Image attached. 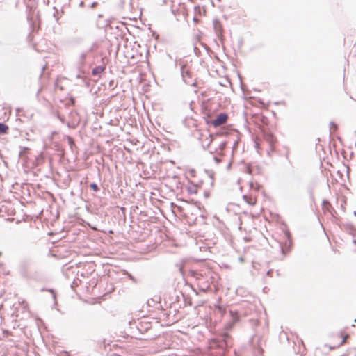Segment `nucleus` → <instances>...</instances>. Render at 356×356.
Returning a JSON list of instances; mask_svg holds the SVG:
<instances>
[{
	"label": "nucleus",
	"instance_id": "48",
	"mask_svg": "<svg viewBox=\"0 0 356 356\" xmlns=\"http://www.w3.org/2000/svg\"><path fill=\"white\" fill-rule=\"evenodd\" d=\"M58 118L63 122L64 123L65 122V118L63 116H60V115H58Z\"/></svg>",
	"mask_w": 356,
	"mask_h": 356
},
{
	"label": "nucleus",
	"instance_id": "42",
	"mask_svg": "<svg viewBox=\"0 0 356 356\" xmlns=\"http://www.w3.org/2000/svg\"><path fill=\"white\" fill-rule=\"evenodd\" d=\"M209 152V153L211 154H213L216 153L218 152V149H217V147H215L213 149L211 148Z\"/></svg>",
	"mask_w": 356,
	"mask_h": 356
},
{
	"label": "nucleus",
	"instance_id": "56",
	"mask_svg": "<svg viewBox=\"0 0 356 356\" xmlns=\"http://www.w3.org/2000/svg\"><path fill=\"white\" fill-rule=\"evenodd\" d=\"M42 88H40L39 90H38L37 92V95H39V93L42 91Z\"/></svg>",
	"mask_w": 356,
	"mask_h": 356
},
{
	"label": "nucleus",
	"instance_id": "37",
	"mask_svg": "<svg viewBox=\"0 0 356 356\" xmlns=\"http://www.w3.org/2000/svg\"><path fill=\"white\" fill-rule=\"evenodd\" d=\"M194 53L197 56H200V54H201V51L200 50L199 48H197L196 46L194 47Z\"/></svg>",
	"mask_w": 356,
	"mask_h": 356
},
{
	"label": "nucleus",
	"instance_id": "13",
	"mask_svg": "<svg viewBox=\"0 0 356 356\" xmlns=\"http://www.w3.org/2000/svg\"><path fill=\"white\" fill-rule=\"evenodd\" d=\"M45 160H46V157L42 152L35 156L34 161L32 163V168H35L41 165L43 163H44Z\"/></svg>",
	"mask_w": 356,
	"mask_h": 356
},
{
	"label": "nucleus",
	"instance_id": "7",
	"mask_svg": "<svg viewBox=\"0 0 356 356\" xmlns=\"http://www.w3.org/2000/svg\"><path fill=\"white\" fill-rule=\"evenodd\" d=\"M181 75L186 84L192 86H195L196 82L193 77L192 72L184 64L181 65Z\"/></svg>",
	"mask_w": 356,
	"mask_h": 356
},
{
	"label": "nucleus",
	"instance_id": "59",
	"mask_svg": "<svg viewBox=\"0 0 356 356\" xmlns=\"http://www.w3.org/2000/svg\"><path fill=\"white\" fill-rule=\"evenodd\" d=\"M196 9L200 10V6H195V10Z\"/></svg>",
	"mask_w": 356,
	"mask_h": 356
},
{
	"label": "nucleus",
	"instance_id": "52",
	"mask_svg": "<svg viewBox=\"0 0 356 356\" xmlns=\"http://www.w3.org/2000/svg\"><path fill=\"white\" fill-rule=\"evenodd\" d=\"M190 173L192 175L193 177H194L195 176V170L194 169H192L190 171Z\"/></svg>",
	"mask_w": 356,
	"mask_h": 356
},
{
	"label": "nucleus",
	"instance_id": "5",
	"mask_svg": "<svg viewBox=\"0 0 356 356\" xmlns=\"http://www.w3.org/2000/svg\"><path fill=\"white\" fill-rule=\"evenodd\" d=\"M88 53L87 51L82 52L79 58L77 61L78 68L80 70V74H77L76 78L81 80V83L84 84V86L87 88H89L90 86V79L85 74L84 71L82 70L86 64V60L87 58Z\"/></svg>",
	"mask_w": 356,
	"mask_h": 356
},
{
	"label": "nucleus",
	"instance_id": "63",
	"mask_svg": "<svg viewBox=\"0 0 356 356\" xmlns=\"http://www.w3.org/2000/svg\"><path fill=\"white\" fill-rule=\"evenodd\" d=\"M353 214H354L355 216H356V211H354Z\"/></svg>",
	"mask_w": 356,
	"mask_h": 356
},
{
	"label": "nucleus",
	"instance_id": "50",
	"mask_svg": "<svg viewBox=\"0 0 356 356\" xmlns=\"http://www.w3.org/2000/svg\"><path fill=\"white\" fill-rule=\"evenodd\" d=\"M44 67H45V66H43L42 68V71L41 74H40V76H39L40 79H42V77L43 76V71L44 70Z\"/></svg>",
	"mask_w": 356,
	"mask_h": 356
},
{
	"label": "nucleus",
	"instance_id": "32",
	"mask_svg": "<svg viewBox=\"0 0 356 356\" xmlns=\"http://www.w3.org/2000/svg\"><path fill=\"white\" fill-rule=\"evenodd\" d=\"M127 277L129 280L132 281V282L137 284L138 282V280L133 276L131 273H127Z\"/></svg>",
	"mask_w": 356,
	"mask_h": 356
},
{
	"label": "nucleus",
	"instance_id": "30",
	"mask_svg": "<svg viewBox=\"0 0 356 356\" xmlns=\"http://www.w3.org/2000/svg\"><path fill=\"white\" fill-rule=\"evenodd\" d=\"M226 147H227V142L226 141H223V142H221L218 145V147H217V149H219L220 152H222V151L225 150Z\"/></svg>",
	"mask_w": 356,
	"mask_h": 356
},
{
	"label": "nucleus",
	"instance_id": "20",
	"mask_svg": "<svg viewBox=\"0 0 356 356\" xmlns=\"http://www.w3.org/2000/svg\"><path fill=\"white\" fill-rule=\"evenodd\" d=\"M243 199L245 200L246 203L250 205H254L256 203V200L250 195H243Z\"/></svg>",
	"mask_w": 356,
	"mask_h": 356
},
{
	"label": "nucleus",
	"instance_id": "29",
	"mask_svg": "<svg viewBox=\"0 0 356 356\" xmlns=\"http://www.w3.org/2000/svg\"><path fill=\"white\" fill-rule=\"evenodd\" d=\"M325 211L329 212L331 214V216L332 217V215L337 216V213L336 210L332 207H330L329 208L324 209Z\"/></svg>",
	"mask_w": 356,
	"mask_h": 356
},
{
	"label": "nucleus",
	"instance_id": "44",
	"mask_svg": "<svg viewBox=\"0 0 356 356\" xmlns=\"http://www.w3.org/2000/svg\"><path fill=\"white\" fill-rule=\"evenodd\" d=\"M209 196H210V192L208 191H204V197L205 198H208V197H209Z\"/></svg>",
	"mask_w": 356,
	"mask_h": 356
},
{
	"label": "nucleus",
	"instance_id": "62",
	"mask_svg": "<svg viewBox=\"0 0 356 356\" xmlns=\"http://www.w3.org/2000/svg\"><path fill=\"white\" fill-rule=\"evenodd\" d=\"M60 90H63V88L62 86L60 87Z\"/></svg>",
	"mask_w": 356,
	"mask_h": 356
},
{
	"label": "nucleus",
	"instance_id": "14",
	"mask_svg": "<svg viewBox=\"0 0 356 356\" xmlns=\"http://www.w3.org/2000/svg\"><path fill=\"white\" fill-rule=\"evenodd\" d=\"M189 183L191 184V186H186V189L188 195L197 194L198 192V188L201 187L202 181H200L198 184H193L191 181H189Z\"/></svg>",
	"mask_w": 356,
	"mask_h": 356
},
{
	"label": "nucleus",
	"instance_id": "34",
	"mask_svg": "<svg viewBox=\"0 0 356 356\" xmlns=\"http://www.w3.org/2000/svg\"><path fill=\"white\" fill-rule=\"evenodd\" d=\"M97 47V44L94 42L91 47L86 51L88 54L94 51Z\"/></svg>",
	"mask_w": 356,
	"mask_h": 356
},
{
	"label": "nucleus",
	"instance_id": "2",
	"mask_svg": "<svg viewBox=\"0 0 356 356\" xmlns=\"http://www.w3.org/2000/svg\"><path fill=\"white\" fill-rule=\"evenodd\" d=\"M186 203V212L184 213V218L190 225L197 224V215L201 212V202L195 201L193 199L190 200H183Z\"/></svg>",
	"mask_w": 356,
	"mask_h": 356
},
{
	"label": "nucleus",
	"instance_id": "9",
	"mask_svg": "<svg viewBox=\"0 0 356 356\" xmlns=\"http://www.w3.org/2000/svg\"><path fill=\"white\" fill-rule=\"evenodd\" d=\"M261 337L258 338L257 343L254 342V337L250 339V343H251L254 356H263L264 349L261 346Z\"/></svg>",
	"mask_w": 356,
	"mask_h": 356
},
{
	"label": "nucleus",
	"instance_id": "10",
	"mask_svg": "<svg viewBox=\"0 0 356 356\" xmlns=\"http://www.w3.org/2000/svg\"><path fill=\"white\" fill-rule=\"evenodd\" d=\"M136 328L141 334H144L152 328V323L142 320L137 323Z\"/></svg>",
	"mask_w": 356,
	"mask_h": 356
},
{
	"label": "nucleus",
	"instance_id": "23",
	"mask_svg": "<svg viewBox=\"0 0 356 356\" xmlns=\"http://www.w3.org/2000/svg\"><path fill=\"white\" fill-rule=\"evenodd\" d=\"M262 186L259 183L250 182V188L256 191H259Z\"/></svg>",
	"mask_w": 356,
	"mask_h": 356
},
{
	"label": "nucleus",
	"instance_id": "47",
	"mask_svg": "<svg viewBox=\"0 0 356 356\" xmlns=\"http://www.w3.org/2000/svg\"><path fill=\"white\" fill-rule=\"evenodd\" d=\"M97 4H98V3H97V1H94V2H92V3L90 4V7L93 8H95Z\"/></svg>",
	"mask_w": 356,
	"mask_h": 356
},
{
	"label": "nucleus",
	"instance_id": "25",
	"mask_svg": "<svg viewBox=\"0 0 356 356\" xmlns=\"http://www.w3.org/2000/svg\"><path fill=\"white\" fill-rule=\"evenodd\" d=\"M30 151V148L27 147H23L20 152H19V156H25L26 154H28Z\"/></svg>",
	"mask_w": 356,
	"mask_h": 356
},
{
	"label": "nucleus",
	"instance_id": "53",
	"mask_svg": "<svg viewBox=\"0 0 356 356\" xmlns=\"http://www.w3.org/2000/svg\"><path fill=\"white\" fill-rule=\"evenodd\" d=\"M330 127H331V126H334V127H337V124H335L334 122H330Z\"/></svg>",
	"mask_w": 356,
	"mask_h": 356
},
{
	"label": "nucleus",
	"instance_id": "12",
	"mask_svg": "<svg viewBox=\"0 0 356 356\" xmlns=\"http://www.w3.org/2000/svg\"><path fill=\"white\" fill-rule=\"evenodd\" d=\"M160 300V296H155L154 298H152L147 301V307L160 309L162 307Z\"/></svg>",
	"mask_w": 356,
	"mask_h": 356
},
{
	"label": "nucleus",
	"instance_id": "18",
	"mask_svg": "<svg viewBox=\"0 0 356 356\" xmlns=\"http://www.w3.org/2000/svg\"><path fill=\"white\" fill-rule=\"evenodd\" d=\"M106 69V64L103 63L102 65H97L92 68L91 74L93 76H99L104 70Z\"/></svg>",
	"mask_w": 356,
	"mask_h": 356
},
{
	"label": "nucleus",
	"instance_id": "35",
	"mask_svg": "<svg viewBox=\"0 0 356 356\" xmlns=\"http://www.w3.org/2000/svg\"><path fill=\"white\" fill-rule=\"evenodd\" d=\"M54 147H55V149L58 152H63V147H61V145L58 143H56L54 144Z\"/></svg>",
	"mask_w": 356,
	"mask_h": 356
},
{
	"label": "nucleus",
	"instance_id": "4",
	"mask_svg": "<svg viewBox=\"0 0 356 356\" xmlns=\"http://www.w3.org/2000/svg\"><path fill=\"white\" fill-rule=\"evenodd\" d=\"M191 275L198 280V291L195 289L191 284L186 283V285L192 290L195 296H199L200 292L206 293L207 291H212L211 286L208 281H201L203 277L202 274H200L196 271H192Z\"/></svg>",
	"mask_w": 356,
	"mask_h": 356
},
{
	"label": "nucleus",
	"instance_id": "36",
	"mask_svg": "<svg viewBox=\"0 0 356 356\" xmlns=\"http://www.w3.org/2000/svg\"><path fill=\"white\" fill-rule=\"evenodd\" d=\"M340 337L342 338V340H341V343H339V346L342 345L344 343L346 339L348 337V334L344 335V334L341 331V332H340Z\"/></svg>",
	"mask_w": 356,
	"mask_h": 356
},
{
	"label": "nucleus",
	"instance_id": "24",
	"mask_svg": "<svg viewBox=\"0 0 356 356\" xmlns=\"http://www.w3.org/2000/svg\"><path fill=\"white\" fill-rule=\"evenodd\" d=\"M332 222L337 225L340 228H342V222L340 221L339 218L337 216L332 215Z\"/></svg>",
	"mask_w": 356,
	"mask_h": 356
},
{
	"label": "nucleus",
	"instance_id": "39",
	"mask_svg": "<svg viewBox=\"0 0 356 356\" xmlns=\"http://www.w3.org/2000/svg\"><path fill=\"white\" fill-rule=\"evenodd\" d=\"M205 172L208 175V176L212 179L213 180V175H214V173L211 171V170H205Z\"/></svg>",
	"mask_w": 356,
	"mask_h": 356
},
{
	"label": "nucleus",
	"instance_id": "64",
	"mask_svg": "<svg viewBox=\"0 0 356 356\" xmlns=\"http://www.w3.org/2000/svg\"><path fill=\"white\" fill-rule=\"evenodd\" d=\"M341 356H346V355H342Z\"/></svg>",
	"mask_w": 356,
	"mask_h": 356
},
{
	"label": "nucleus",
	"instance_id": "3",
	"mask_svg": "<svg viewBox=\"0 0 356 356\" xmlns=\"http://www.w3.org/2000/svg\"><path fill=\"white\" fill-rule=\"evenodd\" d=\"M31 260L30 259H22L17 265V272L20 277L26 280H37V273H31L29 269L31 266Z\"/></svg>",
	"mask_w": 356,
	"mask_h": 356
},
{
	"label": "nucleus",
	"instance_id": "16",
	"mask_svg": "<svg viewBox=\"0 0 356 356\" xmlns=\"http://www.w3.org/2000/svg\"><path fill=\"white\" fill-rule=\"evenodd\" d=\"M341 229L346 231L349 234L352 235L353 237H355V232H356V229L354 227V225L352 223L346 222L343 223L342 222V228Z\"/></svg>",
	"mask_w": 356,
	"mask_h": 356
},
{
	"label": "nucleus",
	"instance_id": "51",
	"mask_svg": "<svg viewBox=\"0 0 356 356\" xmlns=\"http://www.w3.org/2000/svg\"><path fill=\"white\" fill-rule=\"evenodd\" d=\"M193 21L195 23H197V22H199V19L195 16H194L193 18Z\"/></svg>",
	"mask_w": 356,
	"mask_h": 356
},
{
	"label": "nucleus",
	"instance_id": "58",
	"mask_svg": "<svg viewBox=\"0 0 356 356\" xmlns=\"http://www.w3.org/2000/svg\"><path fill=\"white\" fill-rule=\"evenodd\" d=\"M231 165H232V163H229L227 164V169H229V168H230Z\"/></svg>",
	"mask_w": 356,
	"mask_h": 356
},
{
	"label": "nucleus",
	"instance_id": "55",
	"mask_svg": "<svg viewBox=\"0 0 356 356\" xmlns=\"http://www.w3.org/2000/svg\"><path fill=\"white\" fill-rule=\"evenodd\" d=\"M68 140H69V143L71 144V142H72V138L70 136H68Z\"/></svg>",
	"mask_w": 356,
	"mask_h": 356
},
{
	"label": "nucleus",
	"instance_id": "54",
	"mask_svg": "<svg viewBox=\"0 0 356 356\" xmlns=\"http://www.w3.org/2000/svg\"><path fill=\"white\" fill-rule=\"evenodd\" d=\"M84 4H85L84 1H82L80 2L79 6L81 7H84V6H85Z\"/></svg>",
	"mask_w": 356,
	"mask_h": 356
},
{
	"label": "nucleus",
	"instance_id": "21",
	"mask_svg": "<svg viewBox=\"0 0 356 356\" xmlns=\"http://www.w3.org/2000/svg\"><path fill=\"white\" fill-rule=\"evenodd\" d=\"M9 127L4 122H0V135H5L8 133Z\"/></svg>",
	"mask_w": 356,
	"mask_h": 356
},
{
	"label": "nucleus",
	"instance_id": "41",
	"mask_svg": "<svg viewBox=\"0 0 356 356\" xmlns=\"http://www.w3.org/2000/svg\"><path fill=\"white\" fill-rule=\"evenodd\" d=\"M200 44L207 51L210 50V48L204 43L200 42Z\"/></svg>",
	"mask_w": 356,
	"mask_h": 356
},
{
	"label": "nucleus",
	"instance_id": "38",
	"mask_svg": "<svg viewBox=\"0 0 356 356\" xmlns=\"http://www.w3.org/2000/svg\"><path fill=\"white\" fill-rule=\"evenodd\" d=\"M213 159L214 161L216 162V163H217V164L220 163H221V161H222L221 158H220V157H219L218 156H214L213 157Z\"/></svg>",
	"mask_w": 356,
	"mask_h": 356
},
{
	"label": "nucleus",
	"instance_id": "31",
	"mask_svg": "<svg viewBox=\"0 0 356 356\" xmlns=\"http://www.w3.org/2000/svg\"><path fill=\"white\" fill-rule=\"evenodd\" d=\"M27 19L30 20V26H31V28L32 29V31H38L39 28L36 27L35 23L32 20L30 19L29 17H27Z\"/></svg>",
	"mask_w": 356,
	"mask_h": 356
},
{
	"label": "nucleus",
	"instance_id": "49",
	"mask_svg": "<svg viewBox=\"0 0 356 356\" xmlns=\"http://www.w3.org/2000/svg\"><path fill=\"white\" fill-rule=\"evenodd\" d=\"M23 111V110H22V108H17V109H16V113H17V115H19V113H20L21 111Z\"/></svg>",
	"mask_w": 356,
	"mask_h": 356
},
{
	"label": "nucleus",
	"instance_id": "60",
	"mask_svg": "<svg viewBox=\"0 0 356 356\" xmlns=\"http://www.w3.org/2000/svg\"><path fill=\"white\" fill-rule=\"evenodd\" d=\"M335 348V346H330V350H333Z\"/></svg>",
	"mask_w": 356,
	"mask_h": 356
},
{
	"label": "nucleus",
	"instance_id": "40",
	"mask_svg": "<svg viewBox=\"0 0 356 356\" xmlns=\"http://www.w3.org/2000/svg\"><path fill=\"white\" fill-rule=\"evenodd\" d=\"M33 40V35L30 33L28 35V36H27V41H28L29 43H31V42H32Z\"/></svg>",
	"mask_w": 356,
	"mask_h": 356
},
{
	"label": "nucleus",
	"instance_id": "45",
	"mask_svg": "<svg viewBox=\"0 0 356 356\" xmlns=\"http://www.w3.org/2000/svg\"><path fill=\"white\" fill-rule=\"evenodd\" d=\"M309 197H310L311 200H312L313 202H314V194H313L312 191H309Z\"/></svg>",
	"mask_w": 356,
	"mask_h": 356
},
{
	"label": "nucleus",
	"instance_id": "6",
	"mask_svg": "<svg viewBox=\"0 0 356 356\" xmlns=\"http://www.w3.org/2000/svg\"><path fill=\"white\" fill-rule=\"evenodd\" d=\"M284 240L279 243L280 252L284 257L290 253L293 247V239L289 230L286 229L284 232Z\"/></svg>",
	"mask_w": 356,
	"mask_h": 356
},
{
	"label": "nucleus",
	"instance_id": "61",
	"mask_svg": "<svg viewBox=\"0 0 356 356\" xmlns=\"http://www.w3.org/2000/svg\"><path fill=\"white\" fill-rule=\"evenodd\" d=\"M286 159L289 160V154L288 153H286Z\"/></svg>",
	"mask_w": 356,
	"mask_h": 356
},
{
	"label": "nucleus",
	"instance_id": "43",
	"mask_svg": "<svg viewBox=\"0 0 356 356\" xmlns=\"http://www.w3.org/2000/svg\"><path fill=\"white\" fill-rule=\"evenodd\" d=\"M273 273V270L270 269L266 272V275L268 277H272Z\"/></svg>",
	"mask_w": 356,
	"mask_h": 356
},
{
	"label": "nucleus",
	"instance_id": "46",
	"mask_svg": "<svg viewBox=\"0 0 356 356\" xmlns=\"http://www.w3.org/2000/svg\"><path fill=\"white\" fill-rule=\"evenodd\" d=\"M269 146H270V145H269ZM273 151H275L274 147L273 146V150L270 149V147H269V149L267 150L268 155L270 156V152H273Z\"/></svg>",
	"mask_w": 356,
	"mask_h": 356
},
{
	"label": "nucleus",
	"instance_id": "57",
	"mask_svg": "<svg viewBox=\"0 0 356 356\" xmlns=\"http://www.w3.org/2000/svg\"><path fill=\"white\" fill-rule=\"evenodd\" d=\"M353 243L354 244H355V245H356V238H355V237H353Z\"/></svg>",
	"mask_w": 356,
	"mask_h": 356
},
{
	"label": "nucleus",
	"instance_id": "22",
	"mask_svg": "<svg viewBox=\"0 0 356 356\" xmlns=\"http://www.w3.org/2000/svg\"><path fill=\"white\" fill-rule=\"evenodd\" d=\"M184 301L185 302V305L192 306V300L191 298L189 296V295H186L184 293H181Z\"/></svg>",
	"mask_w": 356,
	"mask_h": 356
},
{
	"label": "nucleus",
	"instance_id": "33",
	"mask_svg": "<svg viewBox=\"0 0 356 356\" xmlns=\"http://www.w3.org/2000/svg\"><path fill=\"white\" fill-rule=\"evenodd\" d=\"M322 206H323V208L325 207H327V208L332 207L330 201L328 200H327V199L323 200V201H322Z\"/></svg>",
	"mask_w": 356,
	"mask_h": 356
},
{
	"label": "nucleus",
	"instance_id": "8",
	"mask_svg": "<svg viewBox=\"0 0 356 356\" xmlns=\"http://www.w3.org/2000/svg\"><path fill=\"white\" fill-rule=\"evenodd\" d=\"M228 118V115L225 112H221L217 115L214 119L207 118L205 120L207 124L212 125L214 127H217L222 124L225 123Z\"/></svg>",
	"mask_w": 356,
	"mask_h": 356
},
{
	"label": "nucleus",
	"instance_id": "28",
	"mask_svg": "<svg viewBox=\"0 0 356 356\" xmlns=\"http://www.w3.org/2000/svg\"><path fill=\"white\" fill-rule=\"evenodd\" d=\"M209 138H210V139H209L208 143L206 145H202L204 149H208L210 147L211 143L213 142V140L214 139L213 135H212L211 134H209Z\"/></svg>",
	"mask_w": 356,
	"mask_h": 356
},
{
	"label": "nucleus",
	"instance_id": "27",
	"mask_svg": "<svg viewBox=\"0 0 356 356\" xmlns=\"http://www.w3.org/2000/svg\"><path fill=\"white\" fill-rule=\"evenodd\" d=\"M198 214H200V215H199V217H197L198 220H197V223L205 224L206 222H205L204 220L206 218V216L203 213H201V212L199 213Z\"/></svg>",
	"mask_w": 356,
	"mask_h": 356
},
{
	"label": "nucleus",
	"instance_id": "1",
	"mask_svg": "<svg viewBox=\"0 0 356 356\" xmlns=\"http://www.w3.org/2000/svg\"><path fill=\"white\" fill-rule=\"evenodd\" d=\"M216 312L220 314L221 318L227 319L225 325L226 331L218 333L212 338L209 343V347L220 350L219 354H224L233 346V339L227 332L232 330L234 325L239 321L240 314L237 311L229 309L222 305L216 306Z\"/></svg>",
	"mask_w": 356,
	"mask_h": 356
},
{
	"label": "nucleus",
	"instance_id": "19",
	"mask_svg": "<svg viewBox=\"0 0 356 356\" xmlns=\"http://www.w3.org/2000/svg\"><path fill=\"white\" fill-rule=\"evenodd\" d=\"M42 291H49L52 294V298L54 299V307L58 305L57 299H56V293L54 289H47L42 288L41 289Z\"/></svg>",
	"mask_w": 356,
	"mask_h": 356
},
{
	"label": "nucleus",
	"instance_id": "17",
	"mask_svg": "<svg viewBox=\"0 0 356 356\" xmlns=\"http://www.w3.org/2000/svg\"><path fill=\"white\" fill-rule=\"evenodd\" d=\"M246 172L250 175L259 174L261 168L259 165L248 164L246 165Z\"/></svg>",
	"mask_w": 356,
	"mask_h": 356
},
{
	"label": "nucleus",
	"instance_id": "15",
	"mask_svg": "<svg viewBox=\"0 0 356 356\" xmlns=\"http://www.w3.org/2000/svg\"><path fill=\"white\" fill-rule=\"evenodd\" d=\"M263 136L269 145H270V149L273 150V145L276 142V139L273 133L270 131H264Z\"/></svg>",
	"mask_w": 356,
	"mask_h": 356
},
{
	"label": "nucleus",
	"instance_id": "11",
	"mask_svg": "<svg viewBox=\"0 0 356 356\" xmlns=\"http://www.w3.org/2000/svg\"><path fill=\"white\" fill-rule=\"evenodd\" d=\"M213 29L215 32L221 42L223 41V28L219 19H214L213 21Z\"/></svg>",
	"mask_w": 356,
	"mask_h": 356
},
{
	"label": "nucleus",
	"instance_id": "26",
	"mask_svg": "<svg viewBox=\"0 0 356 356\" xmlns=\"http://www.w3.org/2000/svg\"><path fill=\"white\" fill-rule=\"evenodd\" d=\"M90 188L92 191H93L94 192H98L100 191V188L99 187V186L97 185V184H96L95 182H92L90 184Z\"/></svg>",
	"mask_w": 356,
	"mask_h": 356
}]
</instances>
